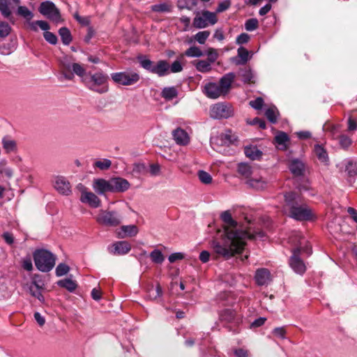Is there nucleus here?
<instances>
[{"label": "nucleus", "mask_w": 357, "mask_h": 357, "mask_svg": "<svg viewBox=\"0 0 357 357\" xmlns=\"http://www.w3.org/2000/svg\"><path fill=\"white\" fill-rule=\"evenodd\" d=\"M225 222L223 231L218 230L217 234L209 242L215 258L229 259L241 253L245 245V240L255 237L247 229H243L234 220L229 211L221 215Z\"/></svg>", "instance_id": "nucleus-1"}, {"label": "nucleus", "mask_w": 357, "mask_h": 357, "mask_svg": "<svg viewBox=\"0 0 357 357\" xmlns=\"http://www.w3.org/2000/svg\"><path fill=\"white\" fill-rule=\"evenodd\" d=\"M284 200V211L289 217L300 221L310 220L313 218L312 210L301 202L300 197L296 192L286 193Z\"/></svg>", "instance_id": "nucleus-2"}, {"label": "nucleus", "mask_w": 357, "mask_h": 357, "mask_svg": "<svg viewBox=\"0 0 357 357\" xmlns=\"http://www.w3.org/2000/svg\"><path fill=\"white\" fill-rule=\"evenodd\" d=\"M236 75L233 73H229L223 75L218 83L208 82L203 87V93L211 99H217L226 96L231 89Z\"/></svg>", "instance_id": "nucleus-3"}, {"label": "nucleus", "mask_w": 357, "mask_h": 357, "mask_svg": "<svg viewBox=\"0 0 357 357\" xmlns=\"http://www.w3.org/2000/svg\"><path fill=\"white\" fill-rule=\"evenodd\" d=\"M296 237L299 238L298 243V247L294 250L293 255L289 260V264L296 273L303 274L305 273L306 267L304 262L300 259L299 254L302 250L303 252H306L307 255H310L312 253V248L310 246L302 248L301 245L305 241V239L302 238L298 233L296 234Z\"/></svg>", "instance_id": "nucleus-4"}, {"label": "nucleus", "mask_w": 357, "mask_h": 357, "mask_svg": "<svg viewBox=\"0 0 357 357\" xmlns=\"http://www.w3.org/2000/svg\"><path fill=\"white\" fill-rule=\"evenodd\" d=\"M33 259L36 268L42 272L51 271L54 266L56 261L54 255L46 250L34 252Z\"/></svg>", "instance_id": "nucleus-5"}, {"label": "nucleus", "mask_w": 357, "mask_h": 357, "mask_svg": "<svg viewBox=\"0 0 357 357\" xmlns=\"http://www.w3.org/2000/svg\"><path fill=\"white\" fill-rule=\"evenodd\" d=\"M60 63L61 73L66 79H73V73L81 77L86 73V68L84 66L77 63H71L68 56H63Z\"/></svg>", "instance_id": "nucleus-6"}, {"label": "nucleus", "mask_w": 357, "mask_h": 357, "mask_svg": "<svg viewBox=\"0 0 357 357\" xmlns=\"http://www.w3.org/2000/svg\"><path fill=\"white\" fill-rule=\"evenodd\" d=\"M108 76L101 72L91 75L89 79L86 81L87 87L94 92L98 93H107L109 90Z\"/></svg>", "instance_id": "nucleus-7"}, {"label": "nucleus", "mask_w": 357, "mask_h": 357, "mask_svg": "<svg viewBox=\"0 0 357 357\" xmlns=\"http://www.w3.org/2000/svg\"><path fill=\"white\" fill-rule=\"evenodd\" d=\"M113 82L122 86H131L137 84L139 79V75L135 71H123L111 74Z\"/></svg>", "instance_id": "nucleus-8"}, {"label": "nucleus", "mask_w": 357, "mask_h": 357, "mask_svg": "<svg viewBox=\"0 0 357 357\" xmlns=\"http://www.w3.org/2000/svg\"><path fill=\"white\" fill-rule=\"evenodd\" d=\"M96 219L100 225L116 227L121 223L122 216L116 211L100 210Z\"/></svg>", "instance_id": "nucleus-9"}, {"label": "nucleus", "mask_w": 357, "mask_h": 357, "mask_svg": "<svg viewBox=\"0 0 357 357\" xmlns=\"http://www.w3.org/2000/svg\"><path fill=\"white\" fill-rule=\"evenodd\" d=\"M209 114L215 119H228L234 115V109L229 104L218 102L211 106Z\"/></svg>", "instance_id": "nucleus-10"}, {"label": "nucleus", "mask_w": 357, "mask_h": 357, "mask_svg": "<svg viewBox=\"0 0 357 357\" xmlns=\"http://www.w3.org/2000/svg\"><path fill=\"white\" fill-rule=\"evenodd\" d=\"M218 21L215 13L208 10H204L201 13H197L193 20V26L197 29H204L208 24L213 25Z\"/></svg>", "instance_id": "nucleus-11"}, {"label": "nucleus", "mask_w": 357, "mask_h": 357, "mask_svg": "<svg viewBox=\"0 0 357 357\" xmlns=\"http://www.w3.org/2000/svg\"><path fill=\"white\" fill-rule=\"evenodd\" d=\"M39 12L54 22H58L61 20L59 10L51 1L43 2L39 7Z\"/></svg>", "instance_id": "nucleus-12"}, {"label": "nucleus", "mask_w": 357, "mask_h": 357, "mask_svg": "<svg viewBox=\"0 0 357 357\" xmlns=\"http://www.w3.org/2000/svg\"><path fill=\"white\" fill-rule=\"evenodd\" d=\"M81 192L80 201L89 204L91 207L98 208L100 206L101 201L93 192L88 191L86 188L82 184L78 185Z\"/></svg>", "instance_id": "nucleus-13"}, {"label": "nucleus", "mask_w": 357, "mask_h": 357, "mask_svg": "<svg viewBox=\"0 0 357 357\" xmlns=\"http://www.w3.org/2000/svg\"><path fill=\"white\" fill-rule=\"evenodd\" d=\"M54 188L60 194L68 195L71 192L69 181L63 176H58L54 178Z\"/></svg>", "instance_id": "nucleus-14"}, {"label": "nucleus", "mask_w": 357, "mask_h": 357, "mask_svg": "<svg viewBox=\"0 0 357 357\" xmlns=\"http://www.w3.org/2000/svg\"><path fill=\"white\" fill-rule=\"evenodd\" d=\"M110 192H123L129 189L130 185L129 182L121 177H114L110 178Z\"/></svg>", "instance_id": "nucleus-15"}, {"label": "nucleus", "mask_w": 357, "mask_h": 357, "mask_svg": "<svg viewBox=\"0 0 357 357\" xmlns=\"http://www.w3.org/2000/svg\"><path fill=\"white\" fill-rule=\"evenodd\" d=\"M130 244L127 241H118L113 243L109 248V252L113 255H123L130 252Z\"/></svg>", "instance_id": "nucleus-16"}, {"label": "nucleus", "mask_w": 357, "mask_h": 357, "mask_svg": "<svg viewBox=\"0 0 357 357\" xmlns=\"http://www.w3.org/2000/svg\"><path fill=\"white\" fill-rule=\"evenodd\" d=\"M110 179L95 178L93 181V189L99 195H102L106 192H110Z\"/></svg>", "instance_id": "nucleus-17"}, {"label": "nucleus", "mask_w": 357, "mask_h": 357, "mask_svg": "<svg viewBox=\"0 0 357 357\" xmlns=\"http://www.w3.org/2000/svg\"><path fill=\"white\" fill-rule=\"evenodd\" d=\"M1 145L6 154L15 153L17 152L18 148L16 140L8 135H6L2 138Z\"/></svg>", "instance_id": "nucleus-18"}, {"label": "nucleus", "mask_w": 357, "mask_h": 357, "mask_svg": "<svg viewBox=\"0 0 357 357\" xmlns=\"http://www.w3.org/2000/svg\"><path fill=\"white\" fill-rule=\"evenodd\" d=\"M173 138L178 145L185 146L190 142V138L187 132L180 128H176L172 132Z\"/></svg>", "instance_id": "nucleus-19"}, {"label": "nucleus", "mask_w": 357, "mask_h": 357, "mask_svg": "<svg viewBox=\"0 0 357 357\" xmlns=\"http://www.w3.org/2000/svg\"><path fill=\"white\" fill-rule=\"evenodd\" d=\"M151 73L156 74L159 77L167 75L169 73V64L167 61L160 60L153 64Z\"/></svg>", "instance_id": "nucleus-20"}, {"label": "nucleus", "mask_w": 357, "mask_h": 357, "mask_svg": "<svg viewBox=\"0 0 357 357\" xmlns=\"http://www.w3.org/2000/svg\"><path fill=\"white\" fill-rule=\"evenodd\" d=\"M255 278L259 285L267 284L271 280V273L266 268L257 270Z\"/></svg>", "instance_id": "nucleus-21"}, {"label": "nucleus", "mask_w": 357, "mask_h": 357, "mask_svg": "<svg viewBox=\"0 0 357 357\" xmlns=\"http://www.w3.org/2000/svg\"><path fill=\"white\" fill-rule=\"evenodd\" d=\"M246 183L250 187L257 190H263L267 186V181L261 176H258L256 173L250 179L247 180Z\"/></svg>", "instance_id": "nucleus-22"}, {"label": "nucleus", "mask_w": 357, "mask_h": 357, "mask_svg": "<svg viewBox=\"0 0 357 357\" xmlns=\"http://www.w3.org/2000/svg\"><path fill=\"white\" fill-rule=\"evenodd\" d=\"M28 285L29 291L30 294L38 299L40 302L44 303L45 302V298L42 294L43 291V287L40 286L36 281L33 280Z\"/></svg>", "instance_id": "nucleus-23"}, {"label": "nucleus", "mask_w": 357, "mask_h": 357, "mask_svg": "<svg viewBox=\"0 0 357 357\" xmlns=\"http://www.w3.org/2000/svg\"><path fill=\"white\" fill-rule=\"evenodd\" d=\"M238 172L244 178L250 179L257 172V168L247 163H240L238 165Z\"/></svg>", "instance_id": "nucleus-24"}, {"label": "nucleus", "mask_w": 357, "mask_h": 357, "mask_svg": "<svg viewBox=\"0 0 357 357\" xmlns=\"http://www.w3.org/2000/svg\"><path fill=\"white\" fill-rule=\"evenodd\" d=\"M196 70L202 73H208L212 70V63L208 60H196L192 62Z\"/></svg>", "instance_id": "nucleus-25"}, {"label": "nucleus", "mask_w": 357, "mask_h": 357, "mask_svg": "<svg viewBox=\"0 0 357 357\" xmlns=\"http://www.w3.org/2000/svg\"><path fill=\"white\" fill-rule=\"evenodd\" d=\"M138 231L137 227L134 225L122 226L118 236L120 238L132 237L136 236Z\"/></svg>", "instance_id": "nucleus-26"}, {"label": "nucleus", "mask_w": 357, "mask_h": 357, "mask_svg": "<svg viewBox=\"0 0 357 357\" xmlns=\"http://www.w3.org/2000/svg\"><path fill=\"white\" fill-rule=\"evenodd\" d=\"M275 141L279 149L286 150L288 148L287 143L289 141V138L287 133L284 132H278L275 137Z\"/></svg>", "instance_id": "nucleus-27"}, {"label": "nucleus", "mask_w": 357, "mask_h": 357, "mask_svg": "<svg viewBox=\"0 0 357 357\" xmlns=\"http://www.w3.org/2000/svg\"><path fill=\"white\" fill-rule=\"evenodd\" d=\"M304 164L299 160H293L289 164V169L296 176L302 175L304 171Z\"/></svg>", "instance_id": "nucleus-28"}, {"label": "nucleus", "mask_w": 357, "mask_h": 357, "mask_svg": "<svg viewBox=\"0 0 357 357\" xmlns=\"http://www.w3.org/2000/svg\"><path fill=\"white\" fill-rule=\"evenodd\" d=\"M314 154L321 162L327 163L328 157L326 151L323 146L317 144L314 149Z\"/></svg>", "instance_id": "nucleus-29"}, {"label": "nucleus", "mask_w": 357, "mask_h": 357, "mask_svg": "<svg viewBox=\"0 0 357 357\" xmlns=\"http://www.w3.org/2000/svg\"><path fill=\"white\" fill-rule=\"evenodd\" d=\"M245 154L252 160H257L261 156L262 153L256 146H250L245 148Z\"/></svg>", "instance_id": "nucleus-30"}, {"label": "nucleus", "mask_w": 357, "mask_h": 357, "mask_svg": "<svg viewBox=\"0 0 357 357\" xmlns=\"http://www.w3.org/2000/svg\"><path fill=\"white\" fill-rule=\"evenodd\" d=\"M59 287H63L70 291H73L77 288V283L72 279L66 278L57 282Z\"/></svg>", "instance_id": "nucleus-31"}, {"label": "nucleus", "mask_w": 357, "mask_h": 357, "mask_svg": "<svg viewBox=\"0 0 357 357\" xmlns=\"http://www.w3.org/2000/svg\"><path fill=\"white\" fill-rule=\"evenodd\" d=\"M10 5V0H0V11L6 18H9L11 15Z\"/></svg>", "instance_id": "nucleus-32"}, {"label": "nucleus", "mask_w": 357, "mask_h": 357, "mask_svg": "<svg viewBox=\"0 0 357 357\" xmlns=\"http://www.w3.org/2000/svg\"><path fill=\"white\" fill-rule=\"evenodd\" d=\"M17 14L25 19L29 23L33 17V13L27 7L23 6H20L17 8Z\"/></svg>", "instance_id": "nucleus-33"}, {"label": "nucleus", "mask_w": 357, "mask_h": 357, "mask_svg": "<svg viewBox=\"0 0 357 357\" xmlns=\"http://www.w3.org/2000/svg\"><path fill=\"white\" fill-rule=\"evenodd\" d=\"M183 55L188 57H201L204 55V53L199 47L193 45L187 49Z\"/></svg>", "instance_id": "nucleus-34"}, {"label": "nucleus", "mask_w": 357, "mask_h": 357, "mask_svg": "<svg viewBox=\"0 0 357 357\" xmlns=\"http://www.w3.org/2000/svg\"><path fill=\"white\" fill-rule=\"evenodd\" d=\"M38 26H39L42 30L47 31L50 29V25L45 21L38 20L36 22H32L29 23V27L31 30L33 31H38Z\"/></svg>", "instance_id": "nucleus-35"}, {"label": "nucleus", "mask_w": 357, "mask_h": 357, "mask_svg": "<svg viewBox=\"0 0 357 357\" xmlns=\"http://www.w3.org/2000/svg\"><path fill=\"white\" fill-rule=\"evenodd\" d=\"M265 115L269 121L274 123L277 121L279 112L275 106H271L266 110Z\"/></svg>", "instance_id": "nucleus-36"}, {"label": "nucleus", "mask_w": 357, "mask_h": 357, "mask_svg": "<svg viewBox=\"0 0 357 357\" xmlns=\"http://www.w3.org/2000/svg\"><path fill=\"white\" fill-rule=\"evenodd\" d=\"M162 294V288L159 284L155 287H151L148 291V296L151 300H155L161 297Z\"/></svg>", "instance_id": "nucleus-37"}, {"label": "nucleus", "mask_w": 357, "mask_h": 357, "mask_svg": "<svg viewBox=\"0 0 357 357\" xmlns=\"http://www.w3.org/2000/svg\"><path fill=\"white\" fill-rule=\"evenodd\" d=\"M59 33L63 43L65 45H69L72 41V37L70 31L66 27H62L59 29Z\"/></svg>", "instance_id": "nucleus-38"}, {"label": "nucleus", "mask_w": 357, "mask_h": 357, "mask_svg": "<svg viewBox=\"0 0 357 357\" xmlns=\"http://www.w3.org/2000/svg\"><path fill=\"white\" fill-rule=\"evenodd\" d=\"M162 96L167 100H172L177 96V91L174 87L165 88L162 91Z\"/></svg>", "instance_id": "nucleus-39"}, {"label": "nucleus", "mask_w": 357, "mask_h": 357, "mask_svg": "<svg viewBox=\"0 0 357 357\" xmlns=\"http://www.w3.org/2000/svg\"><path fill=\"white\" fill-rule=\"evenodd\" d=\"M209 31H199L194 36V39L199 44L203 45L210 36Z\"/></svg>", "instance_id": "nucleus-40"}, {"label": "nucleus", "mask_w": 357, "mask_h": 357, "mask_svg": "<svg viewBox=\"0 0 357 357\" xmlns=\"http://www.w3.org/2000/svg\"><path fill=\"white\" fill-rule=\"evenodd\" d=\"M241 75L245 83L252 84L255 82L254 74L250 69L244 70Z\"/></svg>", "instance_id": "nucleus-41"}, {"label": "nucleus", "mask_w": 357, "mask_h": 357, "mask_svg": "<svg viewBox=\"0 0 357 357\" xmlns=\"http://www.w3.org/2000/svg\"><path fill=\"white\" fill-rule=\"evenodd\" d=\"M171 9L172 6L167 3H159L151 6V10L158 13H169Z\"/></svg>", "instance_id": "nucleus-42"}, {"label": "nucleus", "mask_w": 357, "mask_h": 357, "mask_svg": "<svg viewBox=\"0 0 357 357\" xmlns=\"http://www.w3.org/2000/svg\"><path fill=\"white\" fill-rule=\"evenodd\" d=\"M112 165V162L109 159H102L94 162L93 166L100 170L108 169Z\"/></svg>", "instance_id": "nucleus-43"}, {"label": "nucleus", "mask_w": 357, "mask_h": 357, "mask_svg": "<svg viewBox=\"0 0 357 357\" xmlns=\"http://www.w3.org/2000/svg\"><path fill=\"white\" fill-rule=\"evenodd\" d=\"M151 260L156 264H162L165 259V257L159 250H154L150 254Z\"/></svg>", "instance_id": "nucleus-44"}, {"label": "nucleus", "mask_w": 357, "mask_h": 357, "mask_svg": "<svg viewBox=\"0 0 357 357\" xmlns=\"http://www.w3.org/2000/svg\"><path fill=\"white\" fill-rule=\"evenodd\" d=\"M204 54L208 56L207 60H208L212 63H213L218 59V58L219 56V54H218L217 50H215L213 47L208 48L206 50Z\"/></svg>", "instance_id": "nucleus-45"}, {"label": "nucleus", "mask_w": 357, "mask_h": 357, "mask_svg": "<svg viewBox=\"0 0 357 357\" xmlns=\"http://www.w3.org/2000/svg\"><path fill=\"white\" fill-rule=\"evenodd\" d=\"M197 175L202 183L210 184L212 182V176L211 174L204 170H199Z\"/></svg>", "instance_id": "nucleus-46"}, {"label": "nucleus", "mask_w": 357, "mask_h": 357, "mask_svg": "<svg viewBox=\"0 0 357 357\" xmlns=\"http://www.w3.org/2000/svg\"><path fill=\"white\" fill-rule=\"evenodd\" d=\"M259 22L255 18L248 20L245 23V28L248 31H252L258 28Z\"/></svg>", "instance_id": "nucleus-47"}, {"label": "nucleus", "mask_w": 357, "mask_h": 357, "mask_svg": "<svg viewBox=\"0 0 357 357\" xmlns=\"http://www.w3.org/2000/svg\"><path fill=\"white\" fill-rule=\"evenodd\" d=\"M139 61L143 68L151 72L154 63L150 59L141 56L139 57Z\"/></svg>", "instance_id": "nucleus-48"}, {"label": "nucleus", "mask_w": 357, "mask_h": 357, "mask_svg": "<svg viewBox=\"0 0 357 357\" xmlns=\"http://www.w3.org/2000/svg\"><path fill=\"white\" fill-rule=\"evenodd\" d=\"M286 333H287V331H286L285 327H284V326L277 327V328H274L272 331V334L275 337L281 338L282 340L286 338Z\"/></svg>", "instance_id": "nucleus-49"}, {"label": "nucleus", "mask_w": 357, "mask_h": 357, "mask_svg": "<svg viewBox=\"0 0 357 357\" xmlns=\"http://www.w3.org/2000/svg\"><path fill=\"white\" fill-rule=\"evenodd\" d=\"M10 26L9 24L4 22H0V38L6 37L10 31Z\"/></svg>", "instance_id": "nucleus-50"}, {"label": "nucleus", "mask_w": 357, "mask_h": 357, "mask_svg": "<svg viewBox=\"0 0 357 357\" xmlns=\"http://www.w3.org/2000/svg\"><path fill=\"white\" fill-rule=\"evenodd\" d=\"M183 68L181 63L179 61L176 60L172 63L171 66H169V73H180L183 70Z\"/></svg>", "instance_id": "nucleus-51"}, {"label": "nucleus", "mask_w": 357, "mask_h": 357, "mask_svg": "<svg viewBox=\"0 0 357 357\" xmlns=\"http://www.w3.org/2000/svg\"><path fill=\"white\" fill-rule=\"evenodd\" d=\"M264 100L262 98L259 97L255 100H250L249 105L254 108L255 109L259 110L262 108L264 105Z\"/></svg>", "instance_id": "nucleus-52"}, {"label": "nucleus", "mask_w": 357, "mask_h": 357, "mask_svg": "<svg viewBox=\"0 0 357 357\" xmlns=\"http://www.w3.org/2000/svg\"><path fill=\"white\" fill-rule=\"evenodd\" d=\"M69 266L65 264H60L56 268V274L57 276L66 275L69 271Z\"/></svg>", "instance_id": "nucleus-53"}, {"label": "nucleus", "mask_w": 357, "mask_h": 357, "mask_svg": "<svg viewBox=\"0 0 357 357\" xmlns=\"http://www.w3.org/2000/svg\"><path fill=\"white\" fill-rule=\"evenodd\" d=\"M46 41L52 45H55L57 43V37L55 34L50 31H45L43 34Z\"/></svg>", "instance_id": "nucleus-54"}, {"label": "nucleus", "mask_w": 357, "mask_h": 357, "mask_svg": "<svg viewBox=\"0 0 357 357\" xmlns=\"http://www.w3.org/2000/svg\"><path fill=\"white\" fill-rule=\"evenodd\" d=\"M231 6L230 0H224L218 3L216 13H222L227 10Z\"/></svg>", "instance_id": "nucleus-55"}, {"label": "nucleus", "mask_w": 357, "mask_h": 357, "mask_svg": "<svg viewBox=\"0 0 357 357\" xmlns=\"http://www.w3.org/2000/svg\"><path fill=\"white\" fill-rule=\"evenodd\" d=\"M149 172L151 176H155L160 174V166L158 163L150 165Z\"/></svg>", "instance_id": "nucleus-56"}, {"label": "nucleus", "mask_w": 357, "mask_h": 357, "mask_svg": "<svg viewBox=\"0 0 357 357\" xmlns=\"http://www.w3.org/2000/svg\"><path fill=\"white\" fill-rule=\"evenodd\" d=\"M340 144L343 148H347L351 144V139L346 135L340 136Z\"/></svg>", "instance_id": "nucleus-57"}, {"label": "nucleus", "mask_w": 357, "mask_h": 357, "mask_svg": "<svg viewBox=\"0 0 357 357\" xmlns=\"http://www.w3.org/2000/svg\"><path fill=\"white\" fill-rule=\"evenodd\" d=\"M248 51L245 48L241 47L238 49V55L243 61L244 63L248 61Z\"/></svg>", "instance_id": "nucleus-58"}, {"label": "nucleus", "mask_w": 357, "mask_h": 357, "mask_svg": "<svg viewBox=\"0 0 357 357\" xmlns=\"http://www.w3.org/2000/svg\"><path fill=\"white\" fill-rule=\"evenodd\" d=\"M250 40V36L247 33H243L240 34L236 38V43L241 45L247 43Z\"/></svg>", "instance_id": "nucleus-59"}, {"label": "nucleus", "mask_w": 357, "mask_h": 357, "mask_svg": "<svg viewBox=\"0 0 357 357\" xmlns=\"http://www.w3.org/2000/svg\"><path fill=\"white\" fill-rule=\"evenodd\" d=\"M221 316L223 319L229 322L231 321L234 317L233 312L230 310H225Z\"/></svg>", "instance_id": "nucleus-60"}, {"label": "nucleus", "mask_w": 357, "mask_h": 357, "mask_svg": "<svg viewBox=\"0 0 357 357\" xmlns=\"http://www.w3.org/2000/svg\"><path fill=\"white\" fill-rule=\"evenodd\" d=\"M248 123L250 125H259V128L262 129H264L266 128L265 121L259 118H255L251 121H248Z\"/></svg>", "instance_id": "nucleus-61"}, {"label": "nucleus", "mask_w": 357, "mask_h": 357, "mask_svg": "<svg viewBox=\"0 0 357 357\" xmlns=\"http://www.w3.org/2000/svg\"><path fill=\"white\" fill-rule=\"evenodd\" d=\"M22 267L28 271H31L33 269V264L30 258H26L23 260Z\"/></svg>", "instance_id": "nucleus-62"}, {"label": "nucleus", "mask_w": 357, "mask_h": 357, "mask_svg": "<svg viewBox=\"0 0 357 357\" xmlns=\"http://www.w3.org/2000/svg\"><path fill=\"white\" fill-rule=\"evenodd\" d=\"M210 256H211V254L209 252H208L206 250H203L202 252H201V253L199 255V259L203 263H206L209 261Z\"/></svg>", "instance_id": "nucleus-63"}, {"label": "nucleus", "mask_w": 357, "mask_h": 357, "mask_svg": "<svg viewBox=\"0 0 357 357\" xmlns=\"http://www.w3.org/2000/svg\"><path fill=\"white\" fill-rule=\"evenodd\" d=\"M2 237L3 238L5 241L9 245L13 244L14 242V237L13 234L9 232L3 233Z\"/></svg>", "instance_id": "nucleus-64"}]
</instances>
